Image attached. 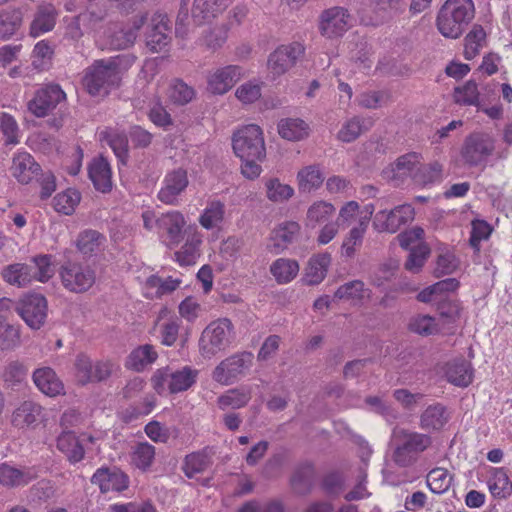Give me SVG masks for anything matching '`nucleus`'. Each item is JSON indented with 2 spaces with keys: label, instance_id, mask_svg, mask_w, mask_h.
I'll return each instance as SVG.
<instances>
[{
  "label": "nucleus",
  "instance_id": "4c0bfd02",
  "mask_svg": "<svg viewBox=\"0 0 512 512\" xmlns=\"http://www.w3.org/2000/svg\"><path fill=\"white\" fill-rule=\"evenodd\" d=\"M41 410L40 405L32 401H25L13 412L12 424L19 428L29 426L38 420Z\"/></svg>",
  "mask_w": 512,
  "mask_h": 512
},
{
  "label": "nucleus",
  "instance_id": "a18cd8bd",
  "mask_svg": "<svg viewBox=\"0 0 512 512\" xmlns=\"http://www.w3.org/2000/svg\"><path fill=\"white\" fill-rule=\"evenodd\" d=\"M454 100L460 105L479 107V91L477 83L473 80H469L463 86L455 87Z\"/></svg>",
  "mask_w": 512,
  "mask_h": 512
},
{
  "label": "nucleus",
  "instance_id": "20e7f679",
  "mask_svg": "<svg viewBox=\"0 0 512 512\" xmlns=\"http://www.w3.org/2000/svg\"><path fill=\"white\" fill-rule=\"evenodd\" d=\"M496 149L495 137L484 131H475L467 135L462 144L460 155L467 167L485 166Z\"/></svg>",
  "mask_w": 512,
  "mask_h": 512
},
{
  "label": "nucleus",
  "instance_id": "0e129e2a",
  "mask_svg": "<svg viewBox=\"0 0 512 512\" xmlns=\"http://www.w3.org/2000/svg\"><path fill=\"white\" fill-rule=\"evenodd\" d=\"M409 330L423 336H429L438 332L435 319L429 315H418L409 322Z\"/></svg>",
  "mask_w": 512,
  "mask_h": 512
},
{
  "label": "nucleus",
  "instance_id": "603ef678",
  "mask_svg": "<svg viewBox=\"0 0 512 512\" xmlns=\"http://www.w3.org/2000/svg\"><path fill=\"white\" fill-rule=\"evenodd\" d=\"M210 465L209 457L202 452H194L185 457L183 470L188 478L204 472Z\"/></svg>",
  "mask_w": 512,
  "mask_h": 512
},
{
  "label": "nucleus",
  "instance_id": "1a4fd4ad",
  "mask_svg": "<svg viewBox=\"0 0 512 512\" xmlns=\"http://www.w3.org/2000/svg\"><path fill=\"white\" fill-rule=\"evenodd\" d=\"M304 54L305 46L301 42L280 45L268 57V70L274 77L281 76L294 67Z\"/></svg>",
  "mask_w": 512,
  "mask_h": 512
},
{
  "label": "nucleus",
  "instance_id": "e2e57ef3",
  "mask_svg": "<svg viewBox=\"0 0 512 512\" xmlns=\"http://www.w3.org/2000/svg\"><path fill=\"white\" fill-rule=\"evenodd\" d=\"M429 254L430 249L425 244H419L415 248H412L405 262V269L413 273L419 272Z\"/></svg>",
  "mask_w": 512,
  "mask_h": 512
},
{
  "label": "nucleus",
  "instance_id": "a878e982",
  "mask_svg": "<svg viewBox=\"0 0 512 512\" xmlns=\"http://www.w3.org/2000/svg\"><path fill=\"white\" fill-rule=\"evenodd\" d=\"M331 257L327 253L319 254L310 258L305 269L303 282L307 285H317L326 277Z\"/></svg>",
  "mask_w": 512,
  "mask_h": 512
},
{
  "label": "nucleus",
  "instance_id": "7c9ffc66",
  "mask_svg": "<svg viewBox=\"0 0 512 512\" xmlns=\"http://www.w3.org/2000/svg\"><path fill=\"white\" fill-rule=\"evenodd\" d=\"M299 231L300 225L294 221H287L278 225L271 236V240L274 242V252L279 253L280 250L285 249L288 244L296 239Z\"/></svg>",
  "mask_w": 512,
  "mask_h": 512
},
{
  "label": "nucleus",
  "instance_id": "774afa93",
  "mask_svg": "<svg viewBox=\"0 0 512 512\" xmlns=\"http://www.w3.org/2000/svg\"><path fill=\"white\" fill-rule=\"evenodd\" d=\"M52 55L53 50L49 44L45 41H40L35 45L33 49L32 65L37 70H45L50 64Z\"/></svg>",
  "mask_w": 512,
  "mask_h": 512
},
{
  "label": "nucleus",
  "instance_id": "b1692460",
  "mask_svg": "<svg viewBox=\"0 0 512 512\" xmlns=\"http://www.w3.org/2000/svg\"><path fill=\"white\" fill-rule=\"evenodd\" d=\"M373 124L374 121L370 117L354 116L342 125L337 133V139L344 143H351L369 131Z\"/></svg>",
  "mask_w": 512,
  "mask_h": 512
},
{
  "label": "nucleus",
  "instance_id": "dca6fc26",
  "mask_svg": "<svg viewBox=\"0 0 512 512\" xmlns=\"http://www.w3.org/2000/svg\"><path fill=\"white\" fill-rule=\"evenodd\" d=\"M187 173L183 169H177L165 176L164 185L158 193V199L165 204H176L177 197L188 186Z\"/></svg>",
  "mask_w": 512,
  "mask_h": 512
},
{
  "label": "nucleus",
  "instance_id": "c756f323",
  "mask_svg": "<svg viewBox=\"0 0 512 512\" xmlns=\"http://www.w3.org/2000/svg\"><path fill=\"white\" fill-rule=\"evenodd\" d=\"M448 421L446 409L442 404L428 406L420 416V427L426 431L440 430Z\"/></svg>",
  "mask_w": 512,
  "mask_h": 512
},
{
  "label": "nucleus",
  "instance_id": "c85d7f7f",
  "mask_svg": "<svg viewBox=\"0 0 512 512\" xmlns=\"http://www.w3.org/2000/svg\"><path fill=\"white\" fill-rule=\"evenodd\" d=\"M170 40L168 25L163 20L153 24L146 33V45L153 53L163 51Z\"/></svg>",
  "mask_w": 512,
  "mask_h": 512
},
{
  "label": "nucleus",
  "instance_id": "0eeeda50",
  "mask_svg": "<svg viewBox=\"0 0 512 512\" xmlns=\"http://www.w3.org/2000/svg\"><path fill=\"white\" fill-rule=\"evenodd\" d=\"M252 352L235 353L222 360L213 370L212 378L221 385H231L244 378L253 366Z\"/></svg>",
  "mask_w": 512,
  "mask_h": 512
},
{
  "label": "nucleus",
  "instance_id": "e433bc0d",
  "mask_svg": "<svg viewBox=\"0 0 512 512\" xmlns=\"http://www.w3.org/2000/svg\"><path fill=\"white\" fill-rule=\"evenodd\" d=\"M401 0H370V8L373 13L370 23L382 24L392 18L400 9Z\"/></svg>",
  "mask_w": 512,
  "mask_h": 512
},
{
  "label": "nucleus",
  "instance_id": "338daca9",
  "mask_svg": "<svg viewBox=\"0 0 512 512\" xmlns=\"http://www.w3.org/2000/svg\"><path fill=\"white\" fill-rule=\"evenodd\" d=\"M106 17V12L101 8H89L76 16L86 32L96 29Z\"/></svg>",
  "mask_w": 512,
  "mask_h": 512
},
{
  "label": "nucleus",
  "instance_id": "423d86ee",
  "mask_svg": "<svg viewBox=\"0 0 512 512\" xmlns=\"http://www.w3.org/2000/svg\"><path fill=\"white\" fill-rule=\"evenodd\" d=\"M232 147L240 159H264L266 156L262 130L254 124L244 126L233 134Z\"/></svg>",
  "mask_w": 512,
  "mask_h": 512
},
{
  "label": "nucleus",
  "instance_id": "052dcab7",
  "mask_svg": "<svg viewBox=\"0 0 512 512\" xmlns=\"http://www.w3.org/2000/svg\"><path fill=\"white\" fill-rule=\"evenodd\" d=\"M155 458V448L153 445L144 442L139 443L132 456L133 463L141 470H147Z\"/></svg>",
  "mask_w": 512,
  "mask_h": 512
},
{
  "label": "nucleus",
  "instance_id": "de8ad7c7",
  "mask_svg": "<svg viewBox=\"0 0 512 512\" xmlns=\"http://www.w3.org/2000/svg\"><path fill=\"white\" fill-rule=\"evenodd\" d=\"M225 213V206L220 201H212L204 209L199 218L201 226L210 230L222 222Z\"/></svg>",
  "mask_w": 512,
  "mask_h": 512
},
{
  "label": "nucleus",
  "instance_id": "f03ea898",
  "mask_svg": "<svg viewBox=\"0 0 512 512\" xmlns=\"http://www.w3.org/2000/svg\"><path fill=\"white\" fill-rule=\"evenodd\" d=\"M475 17L472 0H446L438 11L436 25L446 38L457 39Z\"/></svg>",
  "mask_w": 512,
  "mask_h": 512
},
{
  "label": "nucleus",
  "instance_id": "8fccbe9b",
  "mask_svg": "<svg viewBox=\"0 0 512 512\" xmlns=\"http://www.w3.org/2000/svg\"><path fill=\"white\" fill-rule=\"evenodd\" d=\"M335 209L327 202H316L307 211V225L314 228L318 224L325 223L333 215Z\"/></svg>",
  "mask_w": 512,
  "mask_h": 512
},
{
  "label": "nucleus",
  "instance_id": "7ed1b4c3",
  "mask_svg": "<svg viewBox=\"0 0 512 512\" xmlns=\"http://www.w3.org/2000/svg\"><path fill=\"white\" fill-rule=\"evenodd\" d=\"M431 445L432 438L428 434L404 428L396 430L391 459L400 468L411 467Z\"/></svg>",
  "mask_w": 512,
  "mask_h": 512
},
{
  "label": "nucleus",
  "instance_id": "cd10ccee",
  "mask_svg": "<svg viewBox=\"0 0 512 512\" xmlns=\"http://www.w3.org/2000/svg\"><path fill=\"white\" fill-rule=\"evenodd\" d=\"M57 448L71 463L80 462L84 458V448L72 431L61 432L57 438Z\"/></svg>",
  "mask_w": 512,
  "mask_h": 512
},
{
  "label": "nucleus",
  "instance_id": "ea45409f",
  "mask_svg": "<svg viewBox=\"0 0 512 512\" xmlns=\"http://www.w3.org/2000/svg\"><path fill=\"white\" fill-rule=\"evenodd\" d=\"M158 357L154 347L150 344H145L134 349L129 357L128 364L136 371H141L145 366L152 364Z\"/></svg>",
  "mask_w": 512,
  "mask_h": 512
},
{
  "label": "nucleus",
  "instance_id": "2f4dec72",
  "mask_svg": "<svg viewBox=\"0 0 512 512\" xmlns=\"http://www.w3.org/2000/svg\"><path fill=\"white\" fill-rule=\"evenodd\" d=\"M34 477V474L29 469L21 470L7 463L0 465V483L4 486H24Z\"/></svg>",
  "mask_w": 512,
  "mask_h": 512
},
{
  "label": "nucleus",
  "instance_id": "79ce46f5",
  "mask_svg": "<svg viewBox=\"0 0 512 512\" xmlns=\"http://www.w3.org/2000/svg\"><path fill=\"white\" fill-rule=\"evenodd\" d=\"M197 372L190 367L171 373L168 387L171 393H178L189 389L195 382Z\"/></svg>",
  "mask_w": 512,
  "mask_h": 512
},
{
  "label": "nucleus",
  "instance_id": "58836bf2",
  "mask_svg": "<svg viewBox=\"0 0 512 512\" xmlns=\"http://www.w3.org/2000/svg\"><path fill=\"white\" fill-rule=\"evenodd\" d=\"M271 274L280 284L292 281L299 272V264L296 260L279 258L270 267Z\"/></svg>",
  "mask_w": 512,
  "mask_h": 512
},
{
  "label": "nucleus",
  "instance_id": "37998d69",
  "mask_svg": "<svg viewBox=\"0 0 512 512\" xmlns=\"http://www.w3.org/2000/svg\"><path fill=\"white\" fill-rule=\"evenodd\" d=\"M196 95L193 87L186 84L181 79H175L172 81L169 88V99L170 101L179 106L190 103Z\"/></svg>",
  "mask_w": 512,
  "mask_h": 512
},
{
  "label": "nucleus",
  "instance_id": "6e6552de",
  "mask_svg": "<svg viewBox=\"0 0 512 512\" xmlns=\"http://www.w3.org/2000/svg\"><path fill=\"white\" fill-rule=\"evenodd\" d=\"M63 286L74 293L88 291L96 281L95 270L88 265L75 262L65 263L60 270Z\"/></svg>",
  "mask_w": 512,
  "mask_h": 512
},
{
  "label": "nucleus",
  "instance_id": "aec40b11",
  "mask_svg": "<svg viewBox=\"0 0 512 512\" xmlns=\"http://www.w3.org/2000/svg\"><path fill=\"white\" fill-rule=\"evenodd\" d=\"M228 5L229 0H194L191 18L195 25H202L222 13Z\"/></svg>",
  "mask_w": 512,
  "mask_h": 512
},
{
  "label": "nucleus",
  "instance_id": "6e6d98bb",
  "mask_svg": "<svg viewBox=\"0 0 512 512\" xmlns=\"http://www.w3.org/2000/svg\"><path fill=\"white\" fill-rule=\"evenodd\" d=\"M491 494L499 499L506 498L512 493V484L507 474L502 471H496L488 482Z\"/></svg>",
  "mask_w": 512,
  "mask_h": 512
},
{
  "label": "nucleus",
  "instance_id": "4d7b16f0",
  "mask_svg": "<svg viewBox=\"0 0 512 512\" xmlns=\"http://www.w3.org/2000/svg\"><path fill=\"white\" fill-rule=\"evenodd\" d=\"M451 484V476L447 469L434 468L427 475V485L435 494H441L448 490Z\"/></svg>",
  "mask_w": 512,
  "mask_h": 512
},
{
  "label": "nucleus",
  "instance_id": "9b49d317",
  "mask_svg": "<svg viewBox=\"0 0 512 512\" xmlns=\"http://www.w3.org/2000/svg\"><path fill=\"white\" fill-rule=\"evenodd\" d=\"M351 15L344 7H331L321 12L319 17V32L327 39L344 35L350 28Z\"/></svg>",
  "mask_w": 512,
  "mask_h": 512
},
{
  "label": "nucleus",
  "instance_id": "09e8293b",
  "mask_svg": "<svg viewBox=\"0 0 512 512\" xmlns=\"http://www.w3.org/2000/svg\"><path fill=\"white\" fill-rule=\"evenodd\" d=\"M486 33L482 26L475 25L472 30L465 36L464 44V57L467 60L475 58L482 46V42L485 40Z\"/></svg>",
  "mask_w": 512,
  "mask_h": 512
},
{
  "label": "nucleus",
  "instance_id": "864d4df0",
  "mask_svg": "<svg viewBox=\"0 0 512 512\" xmlns=\"http://www.w3.org/2000/svg\"><path fill=\"white\" fill-rule=\"evenodd\" d=\"M102 235L96 230H85L78 235L77 249L85 256H91L100 246Z\"/></svg>",
  "mask_w": 512,
  "mask_h": 512
},
{
  "label": "nucleus",
  "instance_id": "f8f14e48",
  "mask_svg": "<svg viewBox=\"0 0 512 512\" xmlns=\"http://www.w3.org/2000/svg\"><path fill=\"white\" fill-rule=\"evenodd\" d=\"M65 99L66 94L58 84H47L36 91L28 102V110L36 117H45Z\"/></svg>",
  "mask_w": 512,
  "mask_h": 512
},
{
  "label": "nucleus",
  "instance_id": "c03bdc74",
  "mask_svg": "<svg viewBox=\"0 0 512 512\" xmlns=\"http://www.w3.org/2000/svg\"><path fill=\"white\" fill-rule=\"evenodd\" d=\"M22 23V13L14 9L0 13V39H8L19 29Z\"/></svg>",
  "mask_w": 512,
  "mask_h": 512
},
{
  "label": "nucleus",
  "instance_id": "3c124183",
  "mask_svg": "<svg viewBox=\"0 0 512 512\" xmlns=\"http://www.w3.org/2000/svg\"><path fill=\"white\" fill-rule=\"evenodd\" d=\"M80 193L74 189H68L62 193H58L54 199V208L57 212L65 215H71L75 207L80 202Z\"/></svg>",
  "mask_w": 512,
  "mask_h": 512
},
{
  "label": "nucleus",
  "instance_id": "473e14b6",
  "mask_svg": "<svg viewBox=\"0 0 512 512\" xmlns=\"http://www.w3.org/2000/svg\"><path fill=\"white\" fill-rule=\"evenodd\" d=\"M2 275L9 284L25 287L34 280L35 271L29 264L15 263L6 267Z\"/></svg>",
  "mask_w": 512,
  "mask_h": 512
},
{
  "label": "nucleus",
  "instance_id": "412c9836",
  "mask_svg": "<svg viewBox=\"0 0 512 512\" xmlns=\"http://www.w3.org/2000/svg\"><path fill=\"white\" fill-rule=\"evenodd\" d=\"M57 10L52 4L39 5L30 25V35L39 37L51 31L56 24Z\"/></svg>",
  "mask_w": 512,
  "mask_h": 512
},
{
  "label": "nucleus",
  "instance_id": "39448f33",
  "mask_svg": "<svg viewBox=\"0 0 512 512\" xmlns=\"http://www.w3.org/2000/svg\"><path fill=\"white\" fill-rule=\"evenodd\" d=\"M234 326L230 319L220 318L212 321L202 332L199 349L205 358H212L224 351L232 342Z\"/></svg>",
  "mask_w": 512,
  "mask_h": 512
},
{
  "label": "nucleus",
  "instance_id": "a211bd4d",
  "mask_svg": "<svg viewBox=\"0 0 512 512\" xmlns=\"http://www.w3.org/2000/svg\"><path fill=\"white\" fill-rule=\"evenodd\" d=\"M41 171L40 165L27 152H21L13 157L11 172L12 175L22 184H28Z\"/></svg>",
  "mask_w": 512,
  "mask_h": 512
},
{
  "label": "nucleus",
  "instance_id": "5fc2aeb1",
  "mask_svg": "<svg viewBox=\"0 0 512 512\" xmlns=\"http://www.w3.org/2000/svg\"><path fill=\"white\" fill-rule=\"evenodd\" d=\"M28 369L19 360L10 361L4 368L3 380L9 387L20 385L27 376Z\"/></svg>",
  "mask_w": 512,
  "mask_h": 512
},
{
  "label": "nucleus",
  "instance_id": "5701e85b",
  "mask_svg": "<svg viewBox=\"0 0 512 512\" xmlns=\"http://www.w3.org/2000/svg\"><path fill=\"white\" fill-rule=\"evenodd\" d=\"M445 376L449 383L467 387L473 380V369L465 359H456L446 364Z\"/></svg>",
  "mask_w": 512,
  "mask_h": 512
},
{
  "label": "nucleus",
  "instance_id": "ddd939ff",
  "mask_svg": "<svg viewBox=\"0 0 512 512\" xmlns=\"http://www.w3.org/2000/svg\"><path fill=\"white\" fill-rule=\"evenodd\" d=\"M414 219V209L411 205H399L387 212L379 211L374 219V226L380 232H397L402 225Z\"/></svg>",
  "mask_w": 512,
  "mask_h": 512
},
{
  "label": "nucleus",
  "instance_id": "69168bd1",
  "mask_svg": "<svg viewBox=\"0 0 512 512\" xmlns=\"http://www.w3.org/2000/svg\"><path fill=\"white\" fill-rule=\"evenodd\" d=\"M267 197L273 202H283L288 200L293 195V189L287 185L282 184L278 179L273 178L266 182Z\"/></svg>",
  "mask_w": 512,
  "mask_h": 512
},
{
  "label": "nucleus",
  "instance_id": "f704fd0d",
  "mask_svg": "<svg viewBox=\"0 0 512 512\" xmlns=\"http://www.w3.org/2000/svg\"><path fill=\"white\" fill-rule=\"evenodd\" d=\"M251 398L250 388H233L219 396L217 403L221 410L240 409L245 407Z\"/></svg>",
  "mask_w": 512,
  "mask_h": 512
},
{
  "label": "nucleus",
  "instance_id": "f3484780",
  "mask_svg": "<svg viewBox=\"0 0 512 512\" xmlns=\"http://www.w3.org/2000/svg\"><path fill=\"white\" fill-rule=\"evenodd\" d=\"M91 483L98 485L102 493L121 492L128 487V477L118 469L100 468L91 478Z\"/></svg>",
  "mask_w": 512,
  "mask_h": 512
},
{
  "label": "nucleus",
  "instance_id": "49530a36",
  "mask_svg": "<svg viewBox=\"0 0 512 512\" xmlns=\"http://www.w3.org/2000/svg\"><path fill=\"white\" fill-rule=\"evenodd\" d=\"M21 344L20 329L4 319H0V349L13 350Z\"/></svg>",
  "mask_w": 512,
  "mask_h": 512
},
{
  "label": "nucleus",
  "instance_id": "a19ab883",
  "mask_svg": "<svg viewBox=\"0 0 512 512\" xmlns=\"http://www.w3.org/2000/svg\"><path fill=\"white\" fill-rule=\"evenodd\" d=\"M442 176V165L438 162L430 164H422L419 160L418 167L413 174V181L415 184L425 186L436 181H439Z\"/></svg>",
  "mask_w": 512,
  "mask_h": 512
},
{
  "label": "nucleus",
  "instance_id": "4be33fe9",
  "mask_svg": "<svg viewBox=\"0 0 512 512\" xmlns=\"http://www.w3.org/2000/svg\"><path fill=\"white\" fill-rule=\"evenodd\" d=\"M33 381L37 388L49 397L60 395L64 390L62 382L50 367L36 369L33 373Z\"/></svg>",
  "mask_w": 512,
  "mask_h": 512
},
{
  "label": "nucleus",
  "instance_id": "393cba45",
  "mask_svg": "<svg viewBox=\"0 0 512 512\" xmlns=\"http://www.w3.org/2000/svg\"><path fill=\"white\" fill-rule=\"evenodd\" d=\"M419 162V155L415 152L407 153L397 158L391 169L385 171L387 177L393 181L403 182L410 177L413 180Z\"/></svg>",
  "mask_w": 512,
  "mask_h": 512
},
{
  "label": "nucleus",
  "instance_id": "bf43d9fd",
  "mask_svg": "<svg viewBox=\"0 0 512 512\" xmlns=\"http://www.w3.org/2000/svg\"><path fill=\"white\" fill-rule=\"evenodd\" d=\"M298 179L300 188L308 192L318 188L324 181L320 170L314 166L302 169L298 173Z\"/></svg>",
  "mask_w": 512,
  "mask_h": 512
},
{
  "label": "nucleus",
  "instance_id": "f257e3e1",
  "mask_svg": "<svg viewBox=\"0 0 512 512\" xmlns=\"http://www.w3.org/2000/svg\"><path fill=\"white\" fill-rule=\"evenodd\" d=\"M135 60L136 57L131 54L95 60L85 70L83 85L92 96L107 95L111 89L119 87L123 72L128 70Z\"/></svg>",
  "mask_w": 512,
  "mask_h": 512
},
{
  "label": "nucleus",
  "instance_id": "2eb2a0df",
  "mask_svg": "<svg viewBox=\"0 0 512 512\" xmlns=\"http://www.w3.org/2000/svg\"><path fill=\"white\" fill-rule=\"evenodd\" d=\"M243 76V68L238 65H228L217 69L208 78V89L213 94H225Z\"/></svg>",
  "mask_w": 512,
  "mask_h": 512
},
{
  "label": "nucleus",
  "instance_id": "6ab92c4d",
  "mask_svg": "<svg viewBox=\"0 0 512 512\" xmlns=\"http://www.w3.org/2000/svg\"><path fill=\"white\" fill-rule=\"evenodd\" d=\"M202 244V235L197 228H189L185 243L180 250L175 252V260L180 266H191L196 264L200 257V246Z\"/></svg>",
  "mask_w": 512,
  "mask_h": 512
},
{
  "label": "nucleus",
  "instance_id": "72a5a7b5",
  "mask_svg": "<svg viewBox=\"0 0 512 512\" xmlns=\"http://www.w3.org/2000/svg\"><path fill=\"white\" fill-rule=\"evenodd\" d=\"M106 42L111 49H127L135 42L134 30H127L125 26L114 24L106 32Z\"/></svg>",
  "mask_w": 512,
  "mask_h": 512
},
{
  "label": "nucleus",
  "instance_id": "9d476101",
  "mask_svg": "<svg viewBox=\"0 0 512 512\" xmlns=\"http://www.w3.org/2000/svg\"><path fill=\"white\" fill-rule=\"evenodd\" d=\"M15 310L31 329L38 330L46 322L47 300L40 294H29L18 302Z\"/></svg>",
  "mask_w": 512,
  "mask_h": 512
},
{
  "label": "nucleus",
  "instance_id": "680f3d73",
  "mask_svg": "<svg viewBox=\"0 0 512 512\" xmlns=\"http://www.w3.org/2000/svg\"><path fill=\"white\" fill-rule=\"evenodd\" d=\"M436 309L442 318L448 323H453L460 318L462 307L458 300L451 298H439Z\"/></svg>",
  "mask_w": 512,
  "mask_h": 512
},
{
  "label": "nucleus",
  "instance_id": "bb28decb",
  "mask_svg": "<svg viewBox=\"0 0 512 512\" xmlns=\"http://www.w3.org/2000/svg\"><path fill=\"white\" fill-rule=\"evenodd\" d=\"M89 177L96 190L101 191L102 193H106L111 190V169L109 163L103 157L92 162L89 167Z\"/></svg>",
  "mask_w": 512,
  "mask_h": 512
},
{
  "label": "nucleus",
  "instance_id": "13d9d810",
  "mask_svg": "<svg viewBox=\"0 0 512 512\" xmlns=\"http://www.w3.org/2000/svg\"><path fill=\"white\" fill-rule=\"evenodd\" d=\"M226 40V28L224 26H215L203 32V35L200 38V44L212 51H215L218 48L222 47Z\"/></svg>",
  "mask_w": 512,
  "mask_h": 512
},
{
  "label": "nucleus",
  "instance_id": "c9c22d12",
  "mask_svg": "<svg viewBox=\"0 0 512 512\" xmlns=\"http://www.w3.org/2000/svg\"><path fill=\"white\" fill-rule=\"evenodd\" d=\"M309 127L299 118L281 119L278 123L279 135L289 141H299L308 136Z\"/></svg>",
  "mask_w": 512,
  "mask_h": 512
},
{
  "label": "nucleus",
  "instance_id": "4468645a",
  "mask_svg": "<svg viewBox=\"0 0 512 512\" xmlns=\"http://www.w3.org/2000/svg\"><path fill=\"white\" fill-rule=\"evenodd\" d=\"M186 225L183 214L179 211H169L161 214L155 220L159 234L166 235L168 247L174 248L182 240V230Z\"/></svg>",
  "mask_w": 512,
  "mask_h": 512
}]
</instances>
